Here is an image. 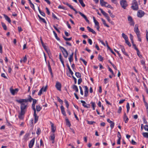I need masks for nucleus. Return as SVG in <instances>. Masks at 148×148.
Segmentation results:
<instances>
[{"label":"nucleus","mask_w":148,"mask_h":148,"mask_svg":"<svg viewBox=\"0 0 148 148\" xmlns=\"http://www.w3.org/2000/svg\"><path fill=\"white\" fill-rule=\"evenodd\" d=\"M16 101L21 104V112L19 113L18 117L21 119H23L28 106V100L27 99H20L16 100Z\"/></svg>","instance_id":"obj_1"},{"label":"nucleus","mask_w":148,"mask_h":148,"mask_svg":"<svg viewBox=\"0 0 148 148\" xmlns=\"http://www.w3.org/2000/svg\"><path fill=\"white\" fill-rule=\"evenodd\" d=\"M131 8L134 10H137L138 9V5L137 1L135 0L133 1Z\"/></svg>","instance_id":"obj_2"},{"label":"nucleus","mask_w":148,"mask_h":148,"mask_svg":"<svg viewBox=\"0 0 148 148\" xmlns=\"http://www.w3.org/2000/svg\"><path fill=\"white\" fill-rule=\"evenodd\" d=\"M120 3L122 8L124 9H126L127 5L126 0H121Z\"/></svg>","instance_id":"obj_3"},{"label":"nucleus","mask_w":148,"mask_h":148,"mask_svg":"<svg viewBox=\"0 0 148 148\" xmlns=\"http://www.w3.org/2000/svg\"><path fill=\"white\" fill-rule=\"evenodd\" d=\"M145 14L144 12L141 10H139L137 12V16L139 18L143 17Z\"/></svg>","instance_id":"obj_4"},{"label":"nucleus","mask_w":148,"mask_h":148,"mask_svg":"<svg viewBox=\"0 0 148 148\" xmlns=\"http://www.w3.org/2000/svg\"><path fill=\"white\" fill-rule=\"evenodd\" d=\"M128 20L129 21V23L130 25H134V23L133 21L132 17L131 16H128Z\"/></svg>","instance_id":"obj_5"},{"label":"nucleus","mask_w":148,"mask_h":148,"mask_svg":"<svg viewBox=\"0 0 148 148\" xmlns=\"http://www.w3.org/2000/svg\"><path fill=\"white\" fill-rule=\"evenodd\" d=\"M55 87L58 90L60 91H61V83L59 82H56Z\"/></svg>","instance_id":"obj_6"},{"label":"nucleus","mask_w":148,"mask_h":148,"mask_svg":"<svg viewBox=\"0 0 148 148\" xmlns=\"http://www.w3.org/2000/svg\"><path fill=\"white\" fill-rule=\"evenodd\" d=\"M29 98L28 99H27V100H28V102L29 101L30 102H31L32 100H33L32 104H35L37 102V100L35 99H34L32 98L31 97L30 95H29Z\"/></svg>","instance_id":"obj_7"},{"label":"nucleus","mask_w":148,"mask_h":148,"mask_svg":"<svg viewBox=\"0 0 148 148\" xmlns=\"http://www.w3.org/2000/svg\"><path fill=\"white\" fill-rule=\"evenodd\" d=\"M47 86H46L44 88L43 87L40 90L39 93H38V95L40 96L42 94V92H45L47 90Z\"/></svg>","instance_id":"obj_8"},{"label":"nucleus","mask_w":148,"mask_h":148,"mask_svg":"<svg viewBox=\"0 0 148 148\" xmlns=\"http://www.w3.org/2000/svg\"><path fill=\"white\" fill-rule=\"evenodd\" d=\"M35 138H33L30 141L29 145V148H32L34 143Z\"/></svg>","instance_id":"obj_9"},{"label":"nucleus","mask_w":148,"mask_h":148,"mask_svg":"<svg viewBox=\"0 0 148 148\" xmlns=\"http://www.w3.org/2000/svg\"><path fill=\"white\" fill-rule=\"evenodd\" d=\"M18 91V88H15V89H10V92L11 94L14 95L16 93H17Z\"/></svg>","instance_id":"obj_10"},{"label":"nucleus","mask_w":148,"mask_h":148,"mask_svg":"<svg viewBox=\"0 0 148 148\" xmlns=\"http://www.w3.org/2000/svg\"><path fill=\"white\" fill-rule=\"evenodd\" d=\"M60 48L62 50V52L64 56H66H66L68 55V53L64 48L61 47H60Z\"/></svg>","instance_id":"obj_11"},{"label":"nucleus","mask_w":148,"mask_h":148,"mask_svg":"<svg viewBox=\"0 0 148 148\" xmlns=\"http://www.w3.org/2000/svg\"><path fill=\"white\" fill-rule=\"evenodd\" d=\"M50 123L51 126V131L53 132V133H54L56 130V127L54 126V124L52 122H50Z\"/></svg>","instance_id":"obj_12"},{"label":"nucleus","mask_w":148,"mask_h":148,"mask_svg":"<svg viewBox=\"0 0 148 148\" xmlns=\"http://www.w3.org/2000/svg\"><path fill=\"white\" fill-rule=\"evenodd\" d=\"M143 97L144 102V103L145 106L146 108L147 113V115H148V103L145 101V97L143 95Z\"/></svg>","instance_id":"obj_13"},{"label":"nucleus","mask_w":148,"mask_h":148,"mask_svg":"<svg viewBox=\"0 0 148 148\" xmlns=\"http://www.w3.org/2000/svg\"><path fill=\"white\" fill-rule=\"evenodd\" d=\"M55 137V136L54 133L52 134L50 137L49 139L52 141V143H54Z\"/></svg>","instance_id":"obj_14"},{"label":"nucleus","mask_w":148,"mask_h":148,"mask_svg":"<svg viewBox=\"0 0 148 148\" xmlns=\"http://www.w3.org/2000/svg\"><path fill=\"white\" fill-rule=\"evenodd\" d=\"M84 87L85 89V91H84V96L85 97H87L88 96V87L86 86H84Z\"/></svg>","instance_id":"obj_15"},{"label":"nucleus","mask_w":148,"mask_h":148,"mask_svg":"<svg viewBox=\"0 0 148 148\" xmlns=\"http://www.w3.org/2000/svg\"><path fill=\"white\" fill-rule=\"evenodd\" d=\"M78 13L81 16L85 19L87 22H89V20L87 19V17L84 14L80 12H79Z\"/></svg>","instance_id":"obj_16"},{"label":"nucleus","mask_w":148,"mask_h":148,"mask_svg":"<svg viewBox=\"0 0 148 148\" xmlns=\"http://www.w3.org/2000/svg\"><path fill=\"white\" fill-rule=\"evenodd\" d=\"M60 108L61 110V111L62 114L64 116H66V114L64 110V106L62 105L60 107Z\"/></svg>","instance_id":"obj_17"},{"label":"nucleus","mask_w":148,"mask_h":148,"mask_svg":"<svg viewBox=\"0 0 148 148\" xmlns=\"http://www.w3.org/2000/svg\"><path fill=\"white\" fill-rule=\"evenodd\" d=\"M41 42V43L42 44V46L44 47V48L46 50L47 52L48 55H50V52L46 48V46L44 45V43L43 42L42 40Z\"/></svg>","instance_id":"obj_18"},{"label":"nucleus","mask_w":148,"mask_h":148,"mask_svg":"<svg viewBox=\"0 0 148 148\" xmlns=\"http://www.w3.org/2000/svg\"><path fill=\"white\" fill-rule=\"evenodd\" d=\"M34 123H36L38 121V116H37L36 112H34Z\"/></svg>","instance_id":"obj_19"},{"label":"nucleus","mask_w":148,"mask_h":148,"mask_svg":"<svg viewBox=\"0 0 148 148\" xmlns=\"http://www.w3.org/2000/svg\"><path fill=\"white\" fill-rule=\"evenodd\" d=\"M123 118L125 123H127L129 120V119L127 116L126 115V114L125 112L124 113Z\"/></svg>","instance_id":"obj_20"},{"label":"nucleus","mask_w":148,"mask_h":148,"mask_svg":"<svg viewBox=\"0 0 148 148\" xmlns=\"http://www.w3.org/2000/svg\"><path fill=\"white\" fill-rule=\"evenodd\" d=\"M100 0V4L102 6H106V5L108 4L107 2L104 1L103 0Z\"/></svg>","instance_id":"obj_21"},{"label":"nucleus","mask_w":148,"mask_h":148,"mask_svg":"<svg viewBox=\"0 0 148 148\" xmlns=\"http://www.w3.org/2000/svg\"><path fill=\"white\" fill-rule=\"evenodd\" d=\"M4 17L5 18V20H6L9 23H11V20L10 18L9 17L5 14L4 15Z\"/></svg>","instance_id":"obj_22"},{"label":"nucleus","mask_w":148,"mask_h":148,"mask_svg":"<svg viewBox=\"0 0 148 148\" xmlns=\"http://www.w3.org/2000/svg\"><path fill=\"white\" fill-rule=\"evenodd\" d=\"M27 59V56H25L23 58V59H21L20 62H21V63H22V62L25 63L26 62Z\"/></svg>","instance_id":"obj_23"},{"label":"nucleus","mask_w":148,"mask_h":148,"mask_svg":"<svg viewBox=\"0 0 148 148\" xmlns=\"http://www.w3.org/2000/svg\"><path fill=\"white\" fill-rule=\"evenodd\" d=\"M90 103L91 105V106L92 107L93 110H95V108L96 107L95 103L92 101L90 102Z\"/></svg>","instance_id":"obj_24"},{"label":"nucleus","mask_w":148,"mask_h":148,"mask_svg":"<svg viewBox=\"0 0 148 148\" xmlns=\"http://www.w3.org/2000/svg\"><path fill=\"white\" fill-rule=\"evenodd\" d=\"M93 19L95 25L96 26H98L99 25V22L96 20L94 16L93 17Z\"/></svg>","instance_id":"obj_25"},{"label":"nucleus","mask_w":148,"mask_h":148,"mask_svg":"<svg viewBox=\"0 0 148 148\" xmlns=\"http://www.w3.org/2000/svg\"><path fill=\"white\" fill-rule=\"evenodd\" d=\"M81 103H82V106L84 107L87 108H89V107L87 106H86V102L83 100H81L80 101Z\"/></svg>","instance_id":"obj_26"},{"label":"nucleus","mask_w":148,"mask_h":148,"mask_svg":"<svg viewBox=\"0 0 148 148\" xmlns=\"http://www.w3.org/2000/svg\"><path fill=\"white\" fill-rule=\"evenodd\" d=\"M38 10L39 11V12H40V13L41 14V15H42V16H43L44 17H45V13L44 12H42L41 11V10H40V9L39 7H38Z\"/></svg>","instance_id":"obj_27"},{"label":"nucleus","mask_w":148,"mask_h":148,"mask_svg":"<svg viewBox=\"0 0 148 148\" xmlns=\"http://www.w3.org/2000/svg\"><path fill=\"white\" fill-rule=\"evenodd\" d=\"M48 68L49 70V72H50L51 74V75H52V76L53 77V74H52V69H51V66H50L49 63V64H48Z\"/></svg>","instance_id":"obj_28"},{"label":"nucleus","mask_w":148,"mask_h":148,"mask_svg":"<svg viewBox=\"0 0 148 148\" xmlns=\"http://www.w3.org/2000/svg\"><path fill=\"white\" fill-rule=\"evenodd\" d=\"M101 19L105 26H106L107 27H109V26L106 24L105 21L103 18H101Z\"/></svg>","instance_id":"obj_29"},{"label":"nucleus","mask_w":148,"mask_h":148,"mask_svg":"<svg viewBox=\"0 0 148 148\" xmlns=\"http://www.w3.org/2000/svg\"><path fill=\"white\" fill-rule=\"evenodd\" d=\"M42 108L41 107H40L39 105H36V110L37 112H39L41 110Z\"/></svg>","instance_id":"obj_30"},{"label":"nucleus","mask_w":148,"mask_h":148,"mask_svg":"<svg viewBox=\"0 0 148 148\" xmlns=\"http://www.w3.org/2000/svg\"><path fill=\"white\" fill-rule=\"evenodd\" d=\"M120 47H121V49L124 55L126 56L127 54L125 52V49L122 46H121Z\"/></svg>","instance_id":"obj_31"},{"label":"nucleus","mask_w":148,"mask_h":148,"mask_svg":"<svg viewBox=\"0 0 148 148\" xmlns=\"http://www.w3.org/2000/svg\"><path fill=\"white\" fill-rule=\"evenodd\" d=\"M134 31L136 33L137 35H138L140 34H139V30L138 28L137 27L136 28H134Z\"/></svg>","instance_id":"obj_32"},{"label":"nucleus","mask_w":148,"mask_h":148,"mask_svg":"<svg viewBox=\"0 0 148 148\" xmlns=\"http://www.w3.org/2000/svg\"><path fill=\"white\" fill-rule=\"evenodd\" d=\"M59 59H60V60L61 62L62 65L63 66H64V61L63 60V59L62 57V56H59Z\"/></svg>","instance_id":"obj_33"},{"label":"nucleus","mask_w":148,"mask_h":148,"mask_svg":"<svg viewBox=\"0 0 148 148\" xmlns=\"http://www.w3.org/2000/svg\"><path fill=\"white\" fill-rule=\"evenodd\" d=\"M1 25L4 30H7V27L5 24L3 22H1Z\"/></svg>","instance_id":"obj_34"},{"label":"nucleus","mask_w":148,"mask_h":148,"mask_svg":"<svg viewBox=\"0 0 148 148\" xmlns=\"http://www.w3.org/2000/svg\"><path fill=\"white\" fill-rule=\"evenodd\" d=\"M79 2L82 6L83 7H85V5L83 1V0H79Z\"/></svg>","instance_id":"obj_35"},{"label":"nucleus","mask_w":148,"mask_h":148,"mask_svg":"<svg viewBox=\"0 0 148 148\" xmlns=\"http://www.w3.org/2000/svg\"><path fill=\"white\" fill-rule=\"evenodd\" d=\"M66 124L69 126V127H70L71 126V123L68 119H66Z\"/></svg>","instance_id":"obj_36"},{"label":"nucleus","mask_w":148,"mask_h":148,"mask_svg":"<svg viewBox=\"0 0 148 148\" xmlns=\"http://www.w3.org/2000/svg\"><path fill=\"white\" fill-rule=\"evenodd\" d=\"M73 88L75 90L76 92H78V89L77 86L76 85H73Z\"/></svg>","instance_id":"obj_37"},{"label":"nucleus","mask_w":148,"mask_h":148,"mask_svg":"<svg viewBox=\"0 0 148 148\" xmlns=\"http://www.w3.org/2000/svg\"><path fill=\"white\" fill-rule=\"evenodd\" d=\"M122 36L124 39L125 40L128 39V38L127 35H125L124 33H123L122 34Z\"/></svg>","instance_id":"obj_38"},{"label":"nucleus","mask_w":148,"mask_h":148,"mask_svg":"<svg viewBox=\"0 0 148 148\" xmlns=\"http://www.w3.org/2000/svg\"><path fill=\"white\" fill-rule=\"evenodd\" d=\"M75 75L77 78H80L81 77V74L79 72H76Z\"/></svg>","instance_id":"obj_39"},{"label":"nucleus","mask_w":148,"mask_h":148,"mask_svg":"<svg viewBox=\"0 0 148 148\" xmlns=\"http://www.w3.org/2000/svg\"><path fill=\"white\" fill-rule=\"evenodd\" d=\"M53 33L54 34V35L55 36V38H56V39L58 40H60V39L58 37V36H57V34L56 33V32H55L54 31H53Z\"/></svg>","instance_id":"obj_40"},{"label":"nucleus","mask_w":148,"mask_h":148,"mask_svg":"<svg viewBox=\"0 0 148 148\" xmlns=\"http://www.w3.org/2000/svg\"><path fill=\"white\" fill-rule=\"evenodd\" d=\"M142 134L143 136L147 138H148V132H143V133Z\"/></svg>","instance_id":"obj_41"},{"label":"nucleus","mask_w":148,"mask_h":148,"mask_svg":"<svg viewBox=\"0 0 148 148\" xmlns=\"http://www.w3.org/2000/svg\"><path fill=\"white\" fill-rule=\"evenodd\" d=\"M57 98L58 101L62 105L63 103V101L61 99L58 97H57Z\"/></svg>","instance_id":"obj_42"},{"label":"nucleus","mask_w":148,"mask_h":148,"mask_svg":"<svg viewBox=\"0 0 148 148\" xmlns=\"http://www.w3.org/2000/svg\"><path fill=\"white\" fill-rule=\"evenodd\" d=\"M126 108H127V113H128L129 111V110H130V105H129V104L128 103H127V104Z\"/></svg>","instance_id":"obj_43"},{"label":"nucleus","mask_w":148,"mask_h":148,"mask_svg":"<svg viewBox=\"0 0 148 148\" xmlns=\"http://www.w3.org/2000/svg\"><path fill=\"white\" fill-rule=\"evenodd\" d=\"M63 38L66 41H70L72 39V37H70V38H68L64 36H63Z\"/></svg>","instance_id":"obj_44"},{"label":"nucleus","mask_w":148,"mask_h":148,"mask_svg":"<svg viewBox=\"0 0 148 148\" xmlns=\"http://www.w3.org/2000/svg\"><path fill=\"white\" fill-rule=\"evenodd\" d=\"M98 59L100 61L102 62L103 60V58L102 56H98Z\"/></svg>","instance_id":"obj_45"},{"label":"nucleus","mask_w":148,"mask_h":148,"mask_svg":"<svg viewBox=\"0 0 148 148\" xmlns=\"http://www.w3.org/2000/svg\"><path fill=\"white\" fill-rule=\"evenodd\" d=\"M110 123V127H111V129H112L113 128V127H114V123L112 121V122Z\"/></svg>","instance_id":"obj_46"},{"label":"nucleus","mask_w":148,"mask_h":148,"mask_svg":"<svg viewBox=\"0 0 148 148\" xmlns=\"http://www.w3.org/2000/svg\"><path fill=\"white\" fill-rule=\"evenodd\" d=\"M64 101L65 103L66 106V108L68 109L69 108V104L68 101L66 99H65L64 100Z\"/></svg>","instance_id":"obj_47"},{"label":"nucleus","mask_w":148,"mask_h":148,"mask_svg":"<svg viewBox=\"0 0 148 148\" xmlns=\"http://www.w3.org/2000/svg\"><path fill=\"white\" fill-rule=\"evenodd\" d=\"M63 3L64 4L68 6L70 8H71L73 6L72 5H71L70 4H69L68 3L65 2H63Z\"/></svg>","instance_id":"obj_48"},{"label":"nucleus","mask_w":148,"mask_h":148,"mask_svg":"<svg viewBox=\"0 0 148 148\" xmlns=\"http://www.w3.org/2000/svg\"><path fill=\"white\" fill-rule=\"evenodd\" d=\"M80 59L84 63V65L85 66H86L87 65V62H86L84 60V59H83L82 58H80Z\"/></svg>","instance_id":"obj_49"},{"label":"nucleus","mask_w":148,"mask_h":148,"mask_svg":"<svg viewBox=\"0 0 148 148\" xmlns=\"http://www.w3.org/2000/svg\"><path fill=\"white\" fill-rule=\"evenodd\" d=\"M35 104H32V109L34 110V112H36V109L35 108Z\"/></svg>","instance_id":"obj_50"},{"label":"nucleus","mask_w":148,"mask_h":148,"mask_svg":"<svg viewBox=\"0 0 148 148\" xmlns=\"http://www.w3.org/2000/svg\"><path fill=\"white\" fill-rule=\"evenodd\" d=\"M87 121L88 124L90 125H92L93 123H95V122L94 121Z\"/></svg>","instance_id":"obj_51"},{"label":"nucleus","mask_w":148,"mask_h":148,"mask_svg":"<svg viewBox=\"0 0 148 148\" xmlns=\"http://www.w3.org/2000/svg\"><path fill=\"white\" fill-rule=\"evenodd\" d=\"M108 69L110 71V72L114 76H115V75L114 74V72L109 67H108Z\"/></svg>","instance_id":"obj_52"},{"label":"nucleus","mask_w":148,"mask_h":148,"mask_svg":"<svg viewBox=\"0 0 148 148\" xmlns=\"http://www.w3.org/2000/svg\"><path fill=\"white\" fill-rule=\"evenodd\" d=\"M39 21H41L42 22H43L44 23H46V22L45 19L42 17H41V18L40 19H39Z\"/></svg>","instance_id":"obj_53"},{"label":"nucleus","mask_w":148,"mask_h":148,"mask_svg":"<svg viewBox=\"0 0 148 148\" xmlns=\"http://www.w3.org/2000/svg\"><path fill=\"white\" fill-rule=\"evenodd\" d=\"M118 138H119L117 140V144H118L119 145L121 143V137H119V136H118Z\"/></svg>","instance_id":"obj_54"},{"label":"nucleus","mask_w":148,"mask_h":148,"mask_svg":"<svg viewBox=\"0 0 148 148\" xmlns=\"http://www.w3.org/2000/svg\"><path fill=\"white\" fill-rule=\"evenodd\" d=\"M36 133L38 135H39L40 134V128H39L37 129V131L36 132Z\"/></svg>","instance_id":"obj_55"},{"label":"nucleus","mask_w":148,"mask_h":148,"mask_svg":"<svg viewBox=\"0 0 148 148\" xmlns=\"http://www.w3.org/2000/svg\"><path fill=\"white\" fill-rule=\"evenodd\" d=\"M69 59V62L71 63L73 60V56H70Z\"/></svg>","instance_id":"obj_56"},{"label":"nucleus","mask_w":148,"mask_h":148,"mask_svg":"<svg viewBox=\"0 0 148 148\" xmlns=\"http://www.w3.org/2000/svg\"><path fill=\"white\" fill-rule=\"evenodd\" d=\"M126 43L127 44L129 47L131 46V44L130 42H129L128 39L125 40Z\"/></svg>","instance_id":"obj_57"},{"label":"nucleus","mask_w":148,"mask_h":148,"mask_svg":"<svg viewBox=\"0 0 148 148\" xmlns=\"http://www.w3.org/2000/svg\"><path fill=\"white\" fill-rule=\"evenodd\" d=\"M130 39L131 41V42L132 43H133V36H132V35L131 34H130Z\"/></svg>","instance_id":"obj_58"},{"label":"nucleus","mask_w":148,"mask_h":148,"mask_svg":"<svg viewBox=\"0 0 148 148\" xmlns=\"http://www.w3.org/2000/svg\"><path fill=\"white\" fill-rule=\"evenodd\" d=\"M79 87L80 91V93L82 95H83V92L82 90V88L80 86H79Z\"/></svg>","instance_id":"obj_59"},{"label":"nucleus","mask_w":148,"mask_h":148,"mask_svg":"<svg viewBox=\"0 0 148 148\" xmlns=\"http://www.w3.org/2000/svg\"><path fill=\"white\" fill-rule=\"evenodd\" d=\"M145 130L148 131V125H146L144 127Z\"/></svg>","instance_id":"obj_60"},{"label":"nucleus","mask_w":148,"mask_h":148,"mask_svg":"<svg viewBox=\"0 0 148 148\" xmlns=\"http://www.w3.org/2000/svg\"><path fill=\"white\" fill-rule=\"evenodd\" d=\"M102 14L106 18L109 16L108 14L105 12H103V13H102Z\"/></svg>","instance_id":"obj_61"},{"label":"nucleus","mask_w":148,"mask_h":148,"mask_svg":"<svg viewBox=\"0 0 148 148\" xmlns=\"http://www.w3.org/2000/svg\"><path fill=\"white\" fill-rule=\"evenodd\" d=\"M82 82V79L81 78H80L78 79V84H80Z\"/></svg>","instance_id":"obj_62"},{"label":"nucleus","mask_w":148,"mask_h":148,"mask_svg":"<svg viewBox=\"0 0 148 148\" xmlns=\"http://www.w3.org/2000/svg\"><path fill=\"white\" fill-rule=\"evenodd\" d=\"M46 10L47 13V14L49 15H50V13L49 10V9L47 7L46 8Z\"/></svg>","instance_id":"obj_63"},{"label":"nucleus","mask_w":148,"mask_h":148,"mask_svg":"<svg viewBox=\"0 0 148 148\" xmlns=\"http://www.w3.org/2000/svg\"><path fill=\"white\" fill-rule=\"evenodd\" d=\"M121 110H122L121 107V106H120L119 108V109H118V112L120 114L121 112Z\"/></svg>","instance_id":"obj_64"}]
</instances>
